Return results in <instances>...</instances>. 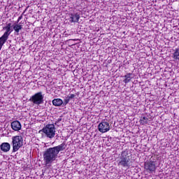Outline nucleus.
<instances>
[{"instance_id":"obj_1","label":"nucleus","mask_w":179,"mask_h":179,"mask_svg":"<svg viewBox=\"0 0 179 179\" xmlns=\"http://www.w3.org/2000/svg\"><path fill=\"white\" fill-rule=\"evenodd\" d=\"M58 154L53 150L52 148L46 149L43 152V161L45 164H51L57 160Z\"/></svg>"},{"instance_id":"obj_2","label":"nucleus","mask_w":179,"mask_h":179,"mask_svg":"<svg viewBox=\"0 0 179 179\" xmlns=\"http://www.w3.org/2000/svg\"><path fill=\"white\" fill-rule=\"evenodd\" d=\"M131 163H132V161H131V155L128 154L127 151H122L120 155V160L118 162V166L129 169Z\"/></svg>"},{"instance_id":"obj_3","label":"nucleus","mask_w":179,"mask_h":179,"mask_svg":"<svg viewBox=\"0 0 179 179\" xmlns=\"http://www.w3.org/2000/svg\"><path fill=\"white\" fill-rule=\"evenodd\" d=\"M3 30H6L4 34L0 37V45L3 47V44L8 41L9 38V36H10V33H12V23L6 24V27H3Z\"/></svg>"},{"instance_id":"obj_4","label":"nucleus","mask_w":179,"mask_h":179,"mask_svg":"<svg viewBox=\"0 0 179 179\" xmlns=\"http://www.w3.org/2000/svg\"><path fill=\"white\" fill-rule=\"evenodd\" d=\"M43 132L46 135L47 138L52 139L55 136V126L52 124H47L43 129L39 131V134Z\"/></svg>"},{"instance_id":"obj_5","label":"nucleus","mask_w":179,"mask_h":179,"mask_svg":"<svg viewBox=\"0 0 179 179\" xmlns=\"http://www.w3.org/2000/svg\"><path fill=\"white\" fill-rule=\"evenodd\" d=\"M11 139L13 152H17V150H19V149L23 146V137L22 136H14Z\"/></svg>"},{"instance_id":"obj_6","label":"nucleus","mask_w":179,"mask_h":179,"mask_svg":"<svg viewBox=\"0 0 179 179\" xmlns=\"http://www.w3.org/2000/svg\"><path fill=\"white\" fill-rule=\"evenodd\" d=\"M29 101L33 103V104H36V106L43 104V103H44V96L43 95V92H39L34 94L30 97Z\"/></svg>"},{"instance_id":"obj_7","label":"nucleus","mask_w":179,"mask_h":179,"mask_svg":"<svg viewBox=\"0 0 179 179\" xmlns=\"http://www.w3.org/2000/svg\"><path fill=\"white\" fill-rule=\"evenodd\" d=\"M144 170L150 173L156 171V162L152 160L145 162Z\"/></svg>"},{"instance_id":"obj_8","label":"nucleus","mask_w":179,"mask_h":179,"mask_svg":"<svg viewBox=\"0 0 179 179\" xmlns=\"http://www.w3.org/2000/svg\"><path fill=\"white\" fill-rule=\"evenodd\" d=\"M110 123H108L107 122L102 121L98 125V130L101 134H106V132H108V131H110Z\"/></svg>"},{"instance_id":"obj_9","label":"nucleus","mask_w":179,"mask_h":179,"mask_svg":"<svg viewBox=\"0 0 179 179\" xmlns=\"http://www.w3.org/2000/svg\"><path fill=\"white\" fill-rule=\"evenodd\" d=\"M55 152H56L57 155H58L60 152L65 150L66 149V144L65 143H62V144L52 147Z\"/></svg>"},{"instance_id":"obj_10","label":"nucleus","mask_w":179,"mask_h":179,"mask_svg":"<svg viewBox=\"0 0 179 179\" xmlns=\"http://www.w3.org/2000/svg\"><path fill=\"white\" fill-rule=\"evenodd\" d=\"M10 125L13 131H20L22 129V124L17 120L12 122Z\"/></svg>"},{"instance_id":"obj_11","label":"nucleus","mask_w":179,"mask_h":179,"mask_svg":"<svg viewBox=\"0 0 179 179\" xmlns=\"http://www.w3.org/2000/svg\"><path fill=\"white\" fill-rule=\"evenodd\" d=\"M0 149L4 153H6L10 150V144L9 143H2L0 145Z\"/></svg>"},{"instance_id":"obj_12","label":"nucleus","mask_w":179,"mask_h":179,"mask_svg":"<svg viewBox=\"0 0 179 179\" xmlns=\"http://www.w3.org/2000/svg\"><path fill=\"white\" fill-rule=\"evenodd\" d=\"M70 19H71V23H78V22H79V19H80V15H79V14H78V13L73 14V13H71L70 14Z\"/></svg>"},{"instance_id":"obj_13","label":"nucleus","mask_w":179,"mask_h":179,"mask_svg":"<svg viewBox=\"0 0 179 179\" xmlns=\"http://www.w3.org/2000/svg\"><path fill=\"white\" fill-rule=\"evenodd\" d=\"M52 103L55 107H59L64 104V101L61 99H55L52 100Z\"/></svg>"},{"instance_id":"obj_14","label":"nucleus","mask_w":179,"mask_h":179,"mask_svg":"<svg viewBox=\"0 0 179 179\" xmlns=\"http://www.w3.org/2000/svg\"><path fill=\"white\" fill-rule=\"evenodd\" d=\"M13 29L15 31V33H17V34H19V31L23 29V25L20 24H16L13 27Z\"/></svg>"},{"instance_id":"obj_15","label":"nucleus","mask_w":179,"mask_h":179,"mask_svg":"<svg viewBox=\"0 0 179 179\" xmlns=\"http://www.w3.org/2000/svg\"><path fill=\"white\" fill-rule=\"evenodd\" d=\"M173 51L172 58H173L175 61H179V48H176Z\"/></svg>"},{"instance_id":"obj_16","label":"nucleus","mask_w":179,"mask_h":179,"mask_svg":"<svg viewBox=\"0 0 179 179\" xmlns=\"http://www.w3.org/2000/svg\"><path fill=\"white\" fill-rule=\"evenodd\" d=\"M131 76H132V73H127L125 76H124V80H123L124 83L127 84V83H129V82H131L132 78H131Z\"/></svg>"},{"instance_id":"obj_17","label":"nucleus","mask_w":179,"mask_h":179,"mask_svg":"<svg viewBox=\"0 0 179 179\" xmlns=\"http://www.w3.org/2000/svg\"><path fill=\"white\" fill-rule=\"evenodd\" d=\"M149 122V118L148 117L143 116L140 119L141 125H146Z\"/></svg>"},{"instance_id":"obj_18","label":"nucleus","mask_w":179,"mask_h":179,"mask_svg":"<svg viewBox=\"0 0 179 179\" xmlns=\"http://www.w3.org/2000/svg\"><path fill=\"white\" fill-rule=\"evenodd\" d=\"M75 97H76V95L74 94H69L68 96H67V98L69 100H72V99H75Z\"/></svg>"},{"instance_id":"obj_19","label":"nucleus","mask_w":179,"mask_h":179,"mask_svg":"<svg viewBox=\"0 0 179 179\" xmlns=\"http://www.w3.org/2000/svg\"><path fill=\"white\" fill-rule=\"evenodd\" d=\"M23 19V14H21V15L17 18V23H19L20 20Z\"/></svg>"},{"instance_id":"obj_20","label":"nucleus","mask_w":179,"mask_h":179,"mask_svg":"<svg viewBox=\"0 0 179 179\" xmlns=\"http://www.w3.org/2000/svg\"><path fill=\"white\" fill-rule=\"evenodd\" d=\"M69 101H71L70 99H69L66 97V99H64V104H65V105L68 104V103H69Z\"/></svg>"},{"instance_id":"obj_21","label":"nucleus","mask_w":179,"mask_h":179,"mask_svg":"<svg viewBox=\"0 0 179 179\" xmlns=\"http://www.w3.org/2000/svg\"><path fill=\"white\" fill-rule=\"evenodd\" d=\"M27 9H29V6H27L25 10L23 11V13H22V15H24V13H26V11L27 10Z\"/></svg>"},{"instance_id":"obj_22","label":"nucleus","mask_w":179,"mask_h":179,"mask_svg":"<svg viewBox=\"0 0 179 179\" xmlns=\"http://www.w3.org/2000/svg\"><path fill=\"white\" fill-rule=\"evenodd\" d=\"M61 121H62V118L59 117V118L57 120V122H61Z\"/></svg>"},{"instance_id":"obj_23","label":"nucleus","mask_w":179,"mask_h":179,"mask_svg":"<svg viewBox=\"0 0 179 179\" xmlns=\"http://www.w3.org/2000/svg\"><path fill=\"white\" fill-rule=\"evenodd\" d=\"M24 24V22H22V21H21V22L19 23V24Z\"/></svg>"},{"instance_id":"obj_24","label":"nucleus","mask_w":179,"mask_h":179,"mask_svg":"<svg viewBox=\"0 0 179 179\" xmlns=\"http://www.w3.org/2000/svg\"><path fill=\"white\" fill-rule=\"evenodd\" d=\"M73 40V41H78L79 39H71Z\"/></svg>"},{"instance_id":"obj_25","label":"nucleus","mask_w":179,"mask_h":179,"mask_svg":"<svg viewBox=\"0 0 179 179\" xmlns=\"http://www.w3.org/2000/svg\"><path fill=\"white\" fill-rule=\"evenodd\" d=\"M2 50V45H0V51Z\"/></svg>"},{"instance_id":"obj_26","label":"nucleus","mask_w":179,"mask_h":179,"mask_svg":"<svg viewBox=\"0 0 179 179\" xmlns=\"http://www.w3.org/2000/svg\"><path fill=\"white\" fill-rule=\"evenodd\" d=\"M178 166H179V165H178Z\"/></svg>"}]
</instances>
